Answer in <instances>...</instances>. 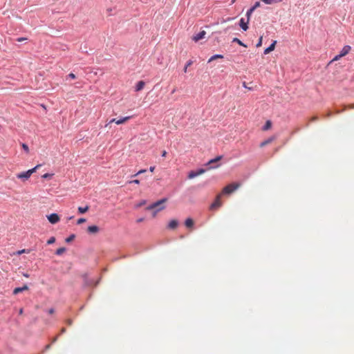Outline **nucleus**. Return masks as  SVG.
<instances>
[{"instance_id":"48","label":"nucleus","mask_w":354,"mask_h":354,"mask_svg":"<svg viewBox=\"0 0 354 354\" xmlns=\"http://www.w3.org/2000/svg\"><path fill=\"white\" fill-rule=\"evenodd\" d=\"M143 220H144L143 218H139L137 220V222L140 223V222L143 221Z\"/></svg>"},{"instance_id":"33","label":"nucleus","mask_w":354,"mask_h":354,"mask_svg":"<svg viewBox=\"0 0 354 354\" xmlns=\"http://www.w3.org/2000/svg\"><path fill=\"white\" fill-rule=\"evenodd\" d=\"M28 250H26L25 249L24 250H19L17 252V254H23V253H28Z\"/></svg>"},{"instance_id":"6","label":"nucleus","mask_w":354,"mask_h":354,"mask_svg":"<svg viewBox=\"0 0 354 354\" xmlns=\"http://www.w3.org/2000/svg\"><path fill=\"white\" fill-rule=\"evenodd\" d=\"M131 118V116H127L119 120H117L116 118H113L109 121V124L114 122L116 124H122L128 121Z\"/></svg>"},{"instance_id":"37","label":"nucleus","mask_w":354,"mask_h":354,"mask_svg":"<svg viewBox=\"0 0 354 354\" xmlns=\"http://www.w3.org/2000/svg\"><path fill=\"white\" fill-rule=\"evenodd\" d=\"M145 172H146V169H141V170L138 171L134 176H138V175L143 174Z\"/></svg>"},{"instance_id":"10","label":"nucleus","mask_w":354,"mask_h":354,"mask_svg":"<svg viewBox=\"0 0 354 354\" xmlns=\"http://www.w3.org/2000/svg\"><path fill=\"white\" fill-rule=\"evenodd\" d=\"M276 44L277 41H274L269 47L265 49L264 54L267 55L269 54L270 52L273 51L275 48Z\"/></svg>"},{"instance_id":"24","label":"nucleus","mask_w":354,"mask_h":354,"mask_svg":"<svg viewBox=\"0 0 354 354\" xmlns=\"http://www.w3.org/2000/svg\"><path fill=\"white\" fill-rule=\"evenodd\" d=\"M233 42H236L238 44H239L240 46H244V47H247V46L245 44H244L238 38H234L233 40H232Z\"/></svg>"},{"instance_id":"55","label":"nucleus","mask_w":354,"mask_h":354,"mask_svg":"<svg viewBox=\"0 0 354 354\" xmlns=\"http://www.w3.org/2000/svg\"><path fill=\"white\" fill-rule=\"evenodd\" d=\"M175 91H176V90H175V89H174V90L172 91V93H174Z\"/></svg>"},{"instance_id":"26","label":"nucleus","mask_w":354,"mask_h":354,"mask_svg":"<svg viewBox=\"0 0 354 354\" xmlns=\"http://www.w3.org/2000/svg\"><path fill=\"white\" fill-rule=\"evenodd\" d=\"M75 238V234H71V236H69L68 238L66 239V242L70 243L72 241H73Z\"/></svg>"},{"instance_id":"14","label":"nucleus","mask_w":354,"mask_h":354,"mask_svg":"<svg viewBox=\"0 0 354 354\" xmlns=\"http://www.w3.org/2000/svg\"><path fill=\"white\" fill-rule=\"evenodd\" d=\"M145 85V82L143 81H139L137 84H136V91H141L142 89H143L144 86Z\"/></svg>"},{"instance_id":"35","label":"nucleus","mask_w":354,"mask_h":354,"mask_svg":"<svg viewBox=\"0 0 354 354\" xmlns=\"http://www.w3.org/2000/svg\"><path fill=\"white\" fill-rule=\"evenodd\" d=\"M145 204H146V201L143 200V201H142L140 203H138V204L136 205V207H141V206H142V205H145Z\"/></svg>"},{"instance_id":"4","label":"nucleus","mask_w":354,"mask_h":354,"mask_svg":"<svg viewBox=\"0 0 354 354\" xmlns=\"http://www.w3.org/2000/svg\"><path fill=\"white\" fill-rule=\"evenodd\" d=\"M221 196H222V194H219L216 196L214 202L210 205V209H216L217 207H221L222 205V203L221 201Z\"/></svg>"},{"instance_id":"45","label":"nucleus","mask_w":354,"mask_h":354,"mask_svg":"<svg viewBox=\"0 0 354 354\" xmlns=\"http://www.w3.org/2000/svg\"><path fill=\"white\" fill-rule=\"evenodd\" d=\"M57 340V337H55L53 338V339L52 340V342L54 343Z\"/></svg>"},{"instance_id":"43","label":"nucleus","mask_w":354,"mask_h":354,"mask_svg":"<svg viewBox=\"0 0 354 354\" xmlns=\"http://www.w3.org/2000/svg\"><path fill=\"white\" fill-rule=\"evenodd\" d=\"M317 119H318V118H317V116H314V117H313V118H311V120H311V121H315V120H317Z\"/></svg>"},{"instance_id":"27","label":"nucleus","mask_w":354,"mask_h":354,"mask_svg":"<svg viewBox=\"0 0 354 354\" xmlns=\"http://www.w3.org/2000/svg\"><path fill=\"white\" fill-rule=\"evenodd\" d=\"M254 11V10L253 8H250L248 10L247 13H246V15H247V17H248V19L250 20V16L252 14V12Z\"/></svg>"},{"instance_id":"16","label":"nucleus","mask_w":354,"mask_h":354,"mask_svg":"<svg viewBox=\"0 0 354 354\" xmlns=\"http://www.w3.org/2000/svg\"><path fill=\"white\" fill-rule=\"evenodd\" d=\"M185 225L187 227H192L194 225V221L191 218L185 220Z\"/></svg>"},{"instance_id":"11","label":"nucleus","mask_w":354,"mask_h":354,"mask_svg":"<svg viewBox=\"0 0 354 354\" xmlns=\"http://www.w3.org/2000/svg\"><path fill=\"white\" fill-rule=\"evenodd\" d=\"M28 290V287L27 285H24L23 287H19V288H15L13 290V294L14 295H17L19 294V292H21L24 290Z\"/></svg>"},{"instance_id":"7","label":"nucleus","mask_w":354,"mask_h":354,"mask_svg":"<svg viewBox=\"0 0 354 354\" xmlns=\"http://www.w3.org/2000/svg\"><path fill=\"white\" fill-rule=\"evenodd\" d=\"M205 172V170L203 169H199V170H198L196 171H192L188 174V178L192 179V178H195V177H196V176H198L199 175H201V174H204Z\"/></svg>"},{"instance_id":"21","label":"nucleus","mask_w":354,"mask_h":354,"mask_svg":"<svg viewBox=\"0 0 354 354\" xmlns=\"http://www.w3.org/2000/svg\"><path fill=\"white\" fill-rule=\"evenodd\" d=\"M66 252V248L62 247V248H58L56 252H55V254L58 256H60L62 255L64 252Z\"/></svg>"},{"instance_id":"8","label":"nucleus","mask_w":354,"mask_h":354,"mask_svg":"<svg viewBox=\"0 0 354 354\" xmlns=\"http://www.w3.org/2000/svg\"><path fill=\"white\" fill-rule=\"evenodd\" d=\"M206 35V32L205 30H202L199 33L196 34V35H194L192 38V39L195 41V42H197L199 40L205 38V36Z\"/></svg>"},{"instance_id":"47","label":"nucleus","mask_w":354,"mask_h":354,"mask_svg":"<svg viewBox=\"0 0 354 354\" xmlns=\"http://www.w3.org/2000/svg\"><path fill=\"white\" fill-rule=\"evenodd\" d=\"M65 332H66V328H62V330H61V333H64Z\"/></svg>"},{"instance_id":"3","label":"nucleus","mask_w":354,"mask_h":354,"mask_svg":"<svg viewBox=\"0 0 354 354\" xmlns=\"http://www.w3.org/2000/svg\"><path fill=\"white\" fill-rule=\"evenodd\" d=\"M41 167V165H36L34 168L28 170L27 171L18 174L17 177L20 179L28 180L30 176L37 171V169Z\"/></svg>"},{"instance_id":"44","label":"nucleus","mask_w":354,"mask_h":354,"mask_svg":"<svg viewBox=\"0 0 354 354\" xmlns=\"http://www.w3.org/2000/svg\"><path fill=\"white\" fill-rule=\"evenodd\" d=\"M25 39H26L25 38L21 37V38H18V39H17V41H24V40H25Z\"/></svg>"},{"instance_id":"15","label":"nucleus","mask_w":354,"mask_h":354,"mask_svg":"<svg viewBox=\"0 0 354 354\" xmlns=\"http://www.w3.org/2000/svg\"><path fill=\"white\" fill-rule=\"evenodd\" d=\"M274 140V137H271L266 140H264L263 142H262L261 144H260V147H265L266 145L271 143L273 140Z\"/></svg>"},{"instance_id":"42","label":"nucleus","mask_w":354,"mask_h":354,"mask_svg":"<svg viewBox=\"0 0 354 354\" xmlns=\"http://www.w3.org/2000/svg\"><path fill=\"white\" fill-rule=\"evenodd\" d=\"M154 169H155V167H154V166H151V167H150V168H149V171H150L151 172H153V171H154Z\"/></svg>"},{"instance_id":"38","label":"nucleus","mask_w":354,"mask_h":354,"mask_svg":"<svg viewBox=\"0 0 354 354\" xmlns=\"http://www.w3.org/2000/svg\"><path fill=\"white\" fill-rule=\"evenodd\" d=\"M129 183L139 184L140 183V180H138V179L133 180L129 181Z\"/></svg>"},{"instance_id":"40","label":"nucleus","mask_w":354,"mask_h":354,"mask_svg":"<svg viewBox=\"0 0 354 354\" xmlns=\"http://www.w3.org/2000/svg\"><path fill=\"white\" fill-rule=\"evenodd\" d=\"M167 153L165 150H164L162 152V157H166Z\"/></svg>"},{"instance_id":"53","label":"nucleus","mask_w":354,"mask_h":354,"mask_svg":"<svg viewBox=\"0 0 354 354\" xmlns=\"http://www.w3.org/2000/svg\"><path fill=\"white\" fill-rule=\"evenodd\" d=\"M236 1V0H232V3H234Z\"/></svg>"},{"instance_id":"19","label":"nucleus","mask_w":354,"mask_h":354,"mask_svg":"<svg viewBox=\"0 0 354 354\" xmlns=\"http://www.w3.org/2000/svg\"><path fill=\"white\" fill-rule=\"evenodd\" d=\"M272 127V122L270 120H267L265 125L263 127L262 129L263 131H268Z\"/></svg>"},{"instance_id":"13","label":"nucleus","mask_w":354,"mask_h":354,"mask_svg":"<svg viewBox=\"0 0 354 354\" xmlns=\"http://www.w3.org/2000/svg\"><path fill=\"white\" fill-rule=\"evenodd\" d=\"M87 231L89 233L95 234L99 232V227L96 225H91L88 227Z\"/></svg>"},{"instance_id":"9","label":"nucleus","mask_w":354,"mask_h":354,"mask_svg":"<svg viewBox=\"0 0 354 354\" xmlns=\"http://www.w3.org/2000/svg\"><path fill=\"white\" fill-rule=\"evenodd\" d=\"M249 21L250 20L247 19V21H245L243 18H241L240 20L239 25L241 28L245 31L248 29V24L249 23Z\"/></svg>"},{"instance_id":"12","label":"nucleus","mask_w":354,"mask_h":354,"mask_svg":"<svg viewBox=\"0 0 354 354\" xmlns=\"http://www.w3.org/2000/svg\"><path fill=\"white\" fill-rule=\"evenodd\" d=\"M351 49V47L350 46H348V45L344 46L343 47V48L342 49V50L340 51L339 54H341V55L342 57H344L349 53Z\"/></svg>"},{"instance_id":"30","label":"nucleus","mask_w":354,"mask_h":354,"mask_svg":"<svg viewBox=\"0 0 354 354\" xmlns=\"http://www.w3.org/2000/svg\"><path fill=\"white\" fill-rule=\"evenodd\" d=\"M342 56L341 55V54H339L337 55H336L331 61H330V63L333 62H335V61H337L339 60L340 58H342Z\"/></svg>"},{"instance_id":"52","label":"nucleus","mask_w":354,"mask_h":354,"mask_svg":"<svg viewBox=\"0 0 354 354\" xmlns=\"http://www.w3.org/2000/svg\"><path fill=\"white\" fill-rule=\"evenodd\" d=\"M349 107H350L351 109H353V108H354V105H350V106H349Z\"/></svg>"},{"instance_id":"31","label":"nucleus","mask_w":354,"mask_h":354,"mask_svg":"<svg viewBox=\"0 0 354 354\" xmlns=\"http://www.w3.org/2000/svg\"><path fill=\"white\" fill-rule=\"evenodd\" d=\"M262 41H263V37H260V38H259V41L257 42V45H256V46H257V48H259V47L261 46V45H262Z\"/></svg>"},{"instance_id":"34","label":"nucleus","mask_w":354,"mask_h":354,"mask_svg":"<svg viewBox=\"0 0 354 354\" xmlns=\"http://www.w3.org/2000/svg\"><path fill=\"white\" fill-rule=\"evenodd\" d=\"M85 221H86V219H85V218H79V219L77 220V224H79V225H80V224H82V223H84Z\"/></svg>"},{"instance_id":"39","label":"nucleus","mask_w":354,"mask_h":354,"mask_svg":"<svg viewBox=\"0 0 354 354\" xmlns=\"http://www.w3.org/2000/svg\"><path fill=\"white\" fill-rule=\"evenodd\" d=\"M68 77L71 78V79H75L76 77H75V75L73 73H71L69 75H68Z\"/></svg>"},{"instance_id":"1","label":"nucleus","mask_w":354,"mask_h":354,"mask_svg":"<svg viewBox=\"0 0 354 354\" xmlns=\"http://www.w3.org/2000/svg\"><path fill=\"white\" fill-rule=\"evenodd\" d=\"M167 198H162L161 200H159L153 204L149 205L147 207V210H153L155 209L153 212V217H155L156 216L157 212H158L160 210H162L165 208V206L164 205V203L167 202Z\"/></svg>"},{"instance_id":"23","label":"nucleus","mask_w":354,"mask_h":354,"mask_svg":"<svg viewBox=\"0 0 354 354\" xmlns=\"http://www.w3.org/2000/svg\"><path fill=\"white\" fill-rule=\"evenodd\" d=\"M261 1L266 4H272L273 3L281 2L282 0H261Z\"/></svg>"},{"instance_id":"25","label":"nucleus","mask_w":354,"mask_h":354,"mask_svg":"<svg viewBox=\"0 0 354 354\" xmlns=\"http://www.w3.org/2000/svg\"><path fill=\"white\" fill-rule=\"evenodd\" d=\"M192 64H193V62H192V60H189V61L187 62L186 65L185 66L184 69H183V71H184L185 73H187V68H188L189 66H190Z\"/></svg>"},{"instance_id":"28","label":"nucleus","mask_w":354,"mask_h":354,"mask_svg":"<svg viewBox=\"0 0 354 354\" xmlns=\"http://www.w3.org/2000/svg\"><path fill=\"white\" fill-rule=\"evenodd\" d=\"M21 147L22 148L24 149V150L28 153H29V148H28V146L25 144V143H22L21 144Z\"/></svg>"},{"instance_id":"36","label":"nucleus","mask_w":354,"mask_h":354,"mask_svg":"<svg viewBox=\"0 0 354 354\" xmlns=\"http://www.w3.org/2000/svg\"><path fill=\"white\" fill-rule=\"evenodd\" d=\"M53 174H45L42 176V178H50Z\"/></svg>"},{"instance_id":"50","label":"nucleus","mask_w":354,"mask_h":354,"mask_svg":"<svg viewBox=\"0 0 354 354\" xmlns=\"http://www.w3.org/2000/svg\"><path fill=\"white\" fill-rule=\"evenodd\" d=\"M50 347V344H48V345L46 346V349H48Z\"/></svg>"},{"instance_id":"54","label":"nucleus","mask_w":354,"mask_h":354,"mask_svg":"<svg viewBox=\"0 0 354 354\" xmlns=\"http://www.w3.org/2000/svg\"><path fill=\"white\" fill-rule=\"evenodd\" d=\"M23 312L22 309L20 310L19 313L21 314Z\"/></svg>"},{"instance_id":"51","label":"nucleus","mask_w":354,"mask_h":354,"mask_svg":"<svg viewBox=\"0 0 354 354\" xmlns=\"http://www.w3.org/2000/svg\"><path fill=\"white\" fill-rule=\"evenodd\" d=\"M218 167V165L215 166V167H212V166H211L209 168H217Z\"/></svg>"},{"instance_id":"20","label":"nucleus","mask_w":354,"mask_h":354,"mask_svg":"<svg viewBox=\"0 0 354 354\" xmlns=\"http://www.w3.org/2000/svg\"><path fill=\"white\" fill-rule=\"evenodd\" d=\"M223 56L222 55H214L209 59L208 62L209 63L216 59H223Z\"/></svg>"},{"instance_id":"49","label":"nucleus","mask_w":354,"mask_h":354,"mask_svg":"<svg viewBox=\"0 0 354 354\" xmlns=\"http://www.w3.org/2000/svg\"><path fill=\"white\" fill-rule=\"evenodd\" d=\"M67 322H68V324L69 325H71V324H72V321H71V319H68V320L67 321Z\"/></svg>"},{"instance_id":"2","label":"nucleus","mask_w":354,"mask_h":354,"mask_svg":"<svg viewBox=\"0 0 354 354\" xmlns=\"http://www.w3.org/2000/svg\"><path fill=\"white\" fill-rule=\"evenodd\" d=\"M241 184L239 183H233L225 186L221 194H230L236 190Z\"/></svg>"},{"instance_id":"17","label":"nucleus","mask_w":354,"mask_h":354,"mask_svg":"<svg viewBox=\"0 0 354 354\" xmlns=\"http://www.w3.org/2000/svg\"><path fill=\"white\" fill-rule=\"evenodd\" d=\"M178 225V222L176 220H171L169 223V227L171 229H175Z\"/></svg>"},{"instance_id":"5","label":"nucleus","mask_w":354,"mask_h":354,"mask_svg":"<svg viewBox=\"0 0 354 354\" xmlns=\"http://www.w3.org/2000/svg\"><path fill=\"white\" fill-rule=\"evenodd\" d=\"M48 221L52 224L58 223L60 220L59 216L57 214L53 213L47 216Z\"/></svg>"},{"instance_id":"22","label":"nucleus","mask_w":354,"mask_h":354,"mask_svg":"<svg viewBox=\"0 0 354 354\" xmlns=\"http://www.w3.org/2000/svg\"><path fill=\"white\" fill-rule=\"evenodd\" d=\"M89 209V207L88 206H86L84 207H78V212L80 213V214H84L85 212H86Z\"/></svg>"},{"instance_id":"18","label":"nucleus","mask_w":354,"mask_h":354,"mask_svg":"<svg viewBox=\"0 0 354 354\" xmlns=\"http://www.w3.org/2000/svg\"><path fill=\"white\" fill-rule=\"evenodd\" d=\"M223 156H218L217 157H216L215 158H213V159H211L208 162H207V165H211L212 164L214 163V162H216L219 160H221L222 159Z\"/></svg>"},{"instance_id":"29","label":"nucleus","mask_w":354,"mask_h":354,"mask_svg":"<svg viewBox=\"0 0 354 354\" xmlns=\"http://www.w3.org/2000/svg\"><path fill=\"white\" fill-rule=\"evenodd\" d=\"M55 242V238L54 236H52L50 237L48 241H47V244L48 245H50V244H53Z\"/></svg>"},{"instance_id":"46","label":"nucleus","mask_w":354,"mask_h":354,"mask_svg":"<svg viewBox=\"0 0 354 354\" xmlns=\"http://www.w3.org/2000/svg\"><path fill=\"white\" fill-rule=\"evenodd\" d=\"M23 275L26 277V278H28L29 277V274H27V273H24Z\"/></svg>"},{"instance_id":"32","label":"nucleus","mask_w":354,"mask_h":354,"mask_svg":"<svg viewBox=\"0 0 354 354\" xmlns=\"http://www.w3.org/2000/svg\"><path fill=\"white\" fill-rule=\"evenodd\" d=\"M260 6V2L257 1L254 5L252 7L254 10Z\"/></svg>"},{"instance_id":"41","label":"nucleus","mask_w":354,"mask_h":354,"mask_svg":"<svg viewBox=\"0 0 354 354\" xmlns=\"http://www.w3.org/2000/svg\"><path fill=\"white\" fill-rule=\"evenodd\" d=\"M48 313H49V314H50V315H51V314H53V313H54V309H53V308H50V309H49V310H48Z\"/></svg>"}]
</instances>
